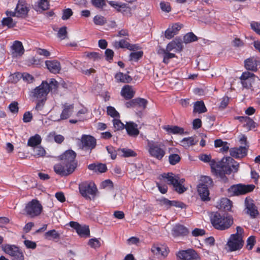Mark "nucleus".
<instances>
[{"label":"nucleus","mask_w":260,"mask_h":260,"mask_svg":"<svg viewBox=\"0 0 260 260\" xmlns=\"http://www.w3.org/2000/svg\"><path fill=\"white\" fill-rule=\"evenodd\" d=\"M76 153L72 150H68L60 156L61 162L54 166V172L61 176H68L72 174L77 167L76 159Z\"/></svg>","instance_id":"f257e3e1"},{"label":"nucleus","mask_w":260,"mask_h":260,"mask_svg":"<svg viewBox=\"0 0 260 260\" xmlns=\"http://www.w3.org/2000/svg\"><path fill=\"white\" fill-rule=\"evenodd\" d=\"M161 182L157 183V186L159 191L165 194L167 192L168 186L166 184H162L163 180L166 179L169 184L172 185L175 190L179 193H182L186 190L185 187L183 185L185 181L184 179H180L178 175H176L172 173H168L167 174L164 173L161 175Z\"/></svg>","instance_id":"f03ea898"},{"label":"nucleus","mask_w":260,"mask_h":260,"mask_svg":"<svg viewBox=\"0 0 260 260\" xmlns=\"http://www.w3.org/2000/svg\"><path fill=\"white\" fill-rule=\"evenodd\" d=\"M239 164L231 157H223L221 160L217 164L215 168L216 173L218 174L223 181L228 180L225 174H230L232 172L235 173L238 171Z\"/></svg>","instance_id":"7ed1b4c3"},{"label":"nucleus","mask_w":260,"mask_h":260,"mask_svg":"<svg viewBox=\"0 0 260 260\" xmlns=\"http://www.w3.org/2000/svg\"><path fill=\"white\" fill-rule=\"evenodd\" d=\"M244 230L241 226H237L236 233L231 234L226 244V249L228 252H233L240 250L244 243Z\"/></svg>","instance_id":"20e7f679"},{"label":"nucleus","mask_w":260,"mask_h":260,"mask_svg":"<svg viewBox=\"0 0 260 260\" xmlns=\"http://www.w3.org/2000/svg\"><path fill=\"white\" fill-rule=\"evenodd\" d=\"M212 225L217 230H225L233 224V219L230 215H222L216 212L211 217Z\"/></svg>","instance_id":"39448f33"},{"label":"nucleus","mask_w":260,"mask_h":260,"mask_svg":"<svg viewBox=\"0 0 260 260\" xmlns=\"http://www.w3.org/2000/svg\"><path fill=\"white\" fill-rule=\"evenodd\" d=\"M146 149L151 157L159 160L166 154V146L161 142L147 140Z\"/></svg>","instance_id":"423d86ee"},{"label":"nucleus","mask_w":260,"mask_h":260,"mask_svg":"<svg viewBox=\"0 0 260 260\" xmlns=\"http://www.w3.org/2000/svg\"><path fill=\"white\" fill-rule=\"evenodd\" d=\"M43 207L40 202L37 199H32L25 204L24 214L31 218L39 216L43 212Z\"/></svg>","instance_id":"0eeeda50"},{"label":"nucleus","mask_w":260,"mask_h":260,"mask_svg":"<svg viewBox=\"0 0 260 260\" xmlns=\"http://www.w3.org/2000/svg\"><path fill=\"white\" fill-rule=\"evenodd\" d=\"M79 190L81 196L88 200L93 199L98 191L95 184L91 181H85L80 183L79 185Z\"/></svg>","instance_id":"6e6552de"},{"label":"nucleus","mask_w":260,"mask_h":260,"mask_svg":"<svg viewBox=\"0 0 260 260\" xmlns=\"http://www.w3.org/2000/svg\"><path fill=\"white\" fill-rule=\"evenodd\" d=\"M50 91V85L46 81H43L42 84L36 87L31 91V96L38 101L45 102L46 96Z\"/></svg>","instance_id":"1a4fd4ad"},{"label":"nucleus","mask_w":260,"mask_h":260,"mask_svg":"<svg viewBox=\"0 0 260 260\" xmlns=\"http://www.w3.org/2000/svg\"><path fill=\"white\" fill-rule=\"evenodd\" d=\"M254 188L255 186L252 184L244 185L239 184L231 186L228 189V192L231 196H239L251 192Z\"/></svg>","instance_id":"9d476101"},{"label":"nucleus","mask_w":260,"mask_h":260,"mask_svg":"<svg viewBox=\"0 0 260 260\" xmlns=\"http://www.w3.org/2000/svg\"><path fill=\"white\" fill-rule=\"evenodd\" d=\"M62 112L59 117L56 115H51L52 120L54 121L59 122L61 120L67 119L72 114L74 111V105L73 104L65 103L61 104Z\"/></svg>","instance_id":"9b49d317"},{"label":"nucleus","mask_w":260,"mask_h":260,"mask_svg":"<svg viewBox=\"0 0 260 260\" xmlns=\"http://www.w3.org/2000/svg\"><path fill=\"white\" fill-rule=\"evenodd\" d=\"M3 251L12 257L13 260H24L22 251L14 245L6 244L3 246Z\"/></svg>","instance_id":"f8f14e48"},{"label":"nucleus","mask_w":260,"mask_h":260,"mask_svg":"<svg viewBox=\"0 0 260 260\" xmlns=\"http://www.w3.org/2000/svg\"><path fill=\"white\" fill-rule=\"evenodd\" d=\"M203 181L206 183H200L198 186V191L202 200L204 201H209L210 198L209 197L208 186L212 184V181L209 177H204Z\"/></svg>","instance_id":"ddd939ff"},{"label":"nucleus","mask_w":260,"mask_h":260,"mask_svg":"<svg viewBox=\"0 0 260 260\" xmlns=\"http://www.w3.org/2000/svg\"><path fill=\"white\" fill-rule=\"evenodd\" d=\"M70 225L74 229L78 235L81 237H87L90 236V231L88 226L86 225H81L78 222L71 221Z\"/></svg>","instance_id":"4468645a"},{"label":"nucleus","mask_w":260,"mask_h":260,"mask_svg":"<svg viewBox=\"0 0 260 260\" xmlns=\"http://www.w3.org/2000/svg\"><path fill=\"white\" fill-rule=\"evenodd\" d=\"M177 256L181 260L197 259L199 258L198 254L192 249L179 251Z\"/></svg>","instance_id":"2eb2a0df"},{"label":"nucleus","mask_w":260,"mask_h":260,"mask_svg":"<svg viewBox=\"0 0 260 260\" xmlns=\"http://www.w3.org/2000/svg\"><path fill=\"white\" fill-rule=\"evenodd\" d=\"M151 252L158 257H165L169 253L168 247L164 245L154 244L151 249Z\"/></svg>","instance_id":"dca6fc26"},{"label":"nucleus","mask_w":260,"mask_h":260,"mask_svg":"<svg viewBox=\"0 0 260 260\" xmlns=\"http://www.w3.org/2000/svg\"><path fill=\"white\" fill-rule=\"evenodd\" d=\"M255 76L250 72H244L241 76V83L243 86L246 88H250L252 87V83L254 80Z\"/></svg>","instance_id":"f3484780"},{"label":"nucleus","mask_w":260,"mask_h":260,"mask_svg":"<svg viewBox=\"0 0 260 260\" xmlns=\"http://www.w3.org/2000/svg\"><path fill=\"white\" fill-rule=\"evenodd\" d=\"M247 214H249L251 218H255L258 214L256 207L253 203V201L246 198L245 201Z\"/></svg>","instance_id":"a211bd4d"},{"label":"nucleus","mask_w":260,"mask_h":260,"mask_svg":"<svg viewBox=\"0 0 260 260\" xmlns=\"http://www.w3.org/2000/svg\"><path fill=\"white\" fill-rule=\"evenodd\" d=\"M183 48V45L181 40L177 38L170 42L166 46L167 51H174L175 52H181Z\"/></svg>","instance_id":"6ab92c4d"},{"label":"nucleus","mask_w":260,"mask_h":260,"mask_svg":"<svg viewBox=\"0 0 260 260\" xmlns=\"http://www.w3.org/2000/svg\"><path fill=\"white\" fill-rule=\"evenodd\" d=\"M81 143L83 148L91 150L96 146V140L91 136L84 135L82 137Z\"/></svg>","instance_id":"aec40b11"},{"label":"nucleus","mask_w":260,"mask_h":260,"mask_svg":"<svg viewBox=\"0 0 260 260\" xmlns=\"http://www.w3.org/2000/svg\"><path fill=\"white\" fill-rule=\"evenodd\" d=\"M15 11L17 12L18 17L25 16L29 11V8L25 1L19 0L15 8Z\"/></svg>","instance_id":"412c9836"},{"label":"nucleus","mask_w":260,"mask_h":260,"mask_svg":"<svg viewBox=\"0 0 260 260\" xmlns=\"http://www.w3.org/2000/svg\"><path fill=\"white\" fill-rule=\"evenodd\" d=\"M236 118L239 119L243 123V126L247 131H250L256 126V123L250 118L247 116H239Z\"/></svg>","instance_id":"4be33fe9"},{"label":"nucleus","mask_w":260,"mask_h":260,"mask_svg":"<svg viewBox=\"0 0 260 260\" xmlns=\"http://www.w3.org/2000/svg\"><path fill=\"white\" fill-rule=\"evenodd\" d=\"M157 53L163 58L162 62L167 64L170 59L176 57L175 53H171V51H167V48H160L157 51Z\"/></svg>","instance_id":"5701e85b"},{"label":"nucleus","mask_w":260,"mask_h":260,"mask_svg":"<svg viewBox=\"0 0 260 260\" xmlns=\"http://www.w3.org/2000/svg\"><path fill=\"white\" fill-rule=\"evenodd\" d=\"M11 52L14 57L22 55L24 53V48L21 42L15 41L11 46Z\"/></svg>","instance_id":"b1692460"},{"label":"nucleus","mask_w":260,"mask_h":260,"mask_svg":"<svg viewBox=\"0 0 260 260\" xmlns=\"http://www.w3.org/2000/svg\"><path fill=\"white\" fill-rule=\"evenodd\" d=\"M45 64L48 70L53 73H58L61 70V66L60 62L57 60H46Z\"/></svg>","instance_id":"393cba45"},{"label":"nucleus","mask_w":260,"mask_h":260,"mask_svg":"<svg viewBox=\"0 0 260 260\" xmlns=\"http://www.w3.org/2000/svg\"><path fill=\"white\" fill-rule=\"evenodd\" d=\"M125 129L127 134L131 137H137L139 134L138 125L133 122H127Z\"/></svg>","instance_id":"a878e982"},{"label":"nucleus","mask_w":260,"mask_h":260,"mask_svg":"<svg viewBox=\"0 0 260 260\" xmlns=\"http://www.w3.org/2000/svg\"><path fill=\"white\" fill-rule=\"evenodd\" d=\"M247 149L245 146L234 148L230 150V154L235 158L243 157L246 155Z\"/></svg>","instance_id":"bb28decb"},{"label":"nucleus","mask_w":260,"mask_h":260,"mask_svg":"<svg viewBox=\"0 0 260 260\" xmlns=\"http://www.w3.org/2000/svg\"><path fill=\"white\" fill-rule=\"evenodd\" d=\"M181 28V25L179 24L176 23L173 24L172 26L169 27L165 31V37L168 39H171L175 35H176L178 31Z\"/></svg>","instance_id":"cd10ccee"},{"label":"nucleus","mask_w":260,"mask_h":260,"mask_svg":"<svg viewBox=\"0 0 260 260\" xmlns=\"http://www.w3.org/2000/svg\"><path fill=\"white\" fill-rule=\"evenodd\" d=\"M187 229L183 225L177 224L175 225L172 230V234L174 237L184 236L188 233Z\"/></svg>","instance_id":"c85d7f7f"},{"label":"nucleus","mask_w":260,"mask_h":260,"mask_svg":"<svg viewBox=\"0 0 260 260\" xmlns=\"http://www.w3.org/2000/svg\"><path fill=\"white\" fill-rule=\"evenodd\" d=\"M113 46L116 48H127L129 50H135L137 49L136 45H131L124 40H121L119 41H115L113 43Z\"/></svg>","instance_id":"c756f323"},{"label":"nucleus","mask_w":260,"mask_h":260,"mask_svg":"<svg viewBox=\"0 0 260 260\" xmlns=\"http://www.w3.org/2000/svg\"><path fill=\"white\" fill-rule=\"evenodd\" d=\"M121 94L125 99H131L134 97L135 91L133 90V87L131 86L126 85L123 86L122 88Z\"/></svg>","instance_id":"7c9ffc66"},{"label":"nucleus","mask_w":260,"mask_h":260,"mask_svg":"<svg viewBox=\"0 0 260 260\" xmlns=\"http://www.w3.org/2000/svg\"><path fill=\"white\" fill-rule=\"evenodd\" d=\"M257 66V60L253 57L248 58L245 61V67L248 70L256 71Z\"/></svg>","instance_id":"2f4dec72"},{"label":"nucleus","mask_w":260,"mask_h":260,"mask_svg":"<svg viewBox=\"0 0 260 260\" xmlns=\"http://www.w3.org/2000/svg\"><path fill=\"white\" fill-rule=\"evenodd\" d=\"M109 4L111 6L116 9L118 12L125 11L127 9H129L128 7L125 3L110 1Z\"/></svg>","instance_id":"473e14b6"},{"label":"nucleus","mask_w":260,"mask_h":260,"mask_svg":"<svg viewBox=\"0 0 260 260\" xmlns=\"http://www.w3.org/2000/svg\"><path fill=\"white\" fill-rule=\"evenodd\" d=\"M218 206L219 207V208L225 211H229L232 208V202L228 198H222L220 200Z\"/></svg>","instance_id":"72a5a7b5"},{"label":"nucleus","mask_w":260,"mask_h":260,"mask_svg":"<svg viewBox=\"0 0 260 260\" xmlns=\"http://www.w3.org/2000/svg\"><path fill=\"white\" fill-rule=\"evenodd\" d=\"M41 141L42 139L41 136L38 134H36L29 138L27 142V145L28 146L35 147L40 145Z\"/></svg>","instance_id":"f704fd0d"},{"label":"nucleus","mask_w":260,"mask_h":260,"mask_svg":"<svg viewBox=\"0 0 260 260\" xmlns=\"http://www.w3.org/2000/svg\"><path fill=\"white\" fill-rule=\"evenodd\" d=\"M115 78L117 82L123 83H129L132 80L130 76L121 72L117 73L115 76Z\"/></svg>","instance_id":"c9c22d12"},{"label":"nucleus","mask_w":260,"mask_h":260,"mask_svg":"<svg viewBox=\"0 0 260 260\" xmlns=\"http://www.w3.org/2000/svg\"><path fill=\"white\" fill-rule=\"evenodd\" d=\"M135 100V108L137 110H143L146 107L147 101L143 98H136Z\"/></svg>","instance_id":"e433bc0d"},{"label":"nucleus","mask_w":260,"mask_h":260,"mask_svg":"<svg viewBox=\"0 0 260 260\" xmlns=\"http://www.w3.org/2000/svg\"><path fill=\"white\" fill-rule=\"evenodd\" d=\"M197 141L193 137L185 138L183 139L181 141V145L184 148H188L191 146L195 145Z\"/></svg>","instance_id":"4c0bfd02"},{"label":"nucleus","mask_w":260,"mask_h":260,"mask_svg":"<svg viewBox=\"0 0 260 260\" xmlns=\"http://www.w3.org/2000/svg\"><path fill=\"white\" fill-rule=\"evenodd\" d=\"M49 8V3L47 0H40L35 6L37 11H45Z\"/></svg>","instance_id":"58836bf2"},{"label":"nucleus","mask_w":260,"mask_h":260,"mask_svg":"<svg viewBox=\"0 0 260 260\" xmlns=\"http://www.w3.org/2000/svg\"><path fill=\"white\" fill-rule=\"evenodd\" d=\"M118 152L121 156L125 157L135 156L137 154L135 151L127 148L119 149Z\"/></svg>","instance_id":"ea45409f"},{"label":"nucleus","mask_w":260,"mask_h":260,"mask_svg":"<svg viewBox=\"0 0 260 260\" xmlns=\"http://www.w3.org/2000/svg\"><path fill=\"white\" fill-rule=\"evenodd\" d=\"M207 111L206 108L203 101L196 102L194 104L193 111L199 113L205 112Z\"/></svg>","instance_id":"a19ab883"},{"label":"nucleus","mask_w":260,"mask_h":260,"mask_svg":"<svg viewBox=\"0 0 260 260\" xmlns=\"http://www.w3.org/2000/svg\"><path fill=\"white\" fill-rule=\"evenodd\" d=\"M168 133H172L174 134H182L183 133V129L177 126H166L164 127Z\"/></svg>","instance_id":"79ce46f5"},{"label":"nucleus","mask_w":260,"mask_h":260,"mask_svg":"<svg viewBox=\"0 0 260 260\" xmlns=\"http://www.w3.org/2000/svg\"><path fill=\"white\" fill-rule=\"evenodd\" d=\"M197 40V37L193 32L187 33L183 37V42L185 44L196 41Z\"/></svg>","instance_id":"37998d69"},{"label":"nucleus","mask_w":260,"mask_h":260,"mask_svg":"<svg viewBox=\"0 0 260 260\" xmlns=\"http://www.w3.org/2000/svg\"><path fill=\"white\" fill-rule=\"evenodd\" d=\"M3 26H7L8 28H12L16 25V22L11 17L4 18L2 20Z\"/></svg>","instance_id":"c03bdc74"},{"label":"nucleus","mask_w":260,"mask_h":260,"mask_svg":"<svg viewBox=\"0 0 260 260\" xmlns=\"http://www.w3.org/2000/svg\"><path fill=\"white\" fill-rule=\"evenodd\" d=\"M45 238L49 240L56 239L59 238V234L55 230H52L45 233Z\"/></svg>","instance_id":"a18cd8bd"},{"label":"nucleus","mask_w":260,"mask_h":260,"mask_svg":"<svg viewBox=\"0 0 260 260\" xmlns=\"http://www.w3.org/2000/svg\"><path fill=\"white\" fill-rule=\"evenodd\" d=\"M46 154L45 149L41 146H37L34 148V155L35 156L39 157L44 156Z\"/></svg>","instance_id":"49530a36"},{"label":"nucleus","mask_w":260,"mask_h":260,"mask_svg":"<svg viewBox=\"0 0 260 260\" xmlns=\"http://www.w3.org/2000/svg\"><path fill=\"white\" fill-rule=\"evenodd\" d=\"M124 195L121 192L116 193L114 197L113 202L117 205H121L123 202Z\"/></svg>","instance_id":"de8ad7c7"},{"label":"nucleus","mask_w":260,"mask_h":260,"mask_svg":"<svg viewBox=\"0 0 260 260\" xmlns=\"http://www.w3.org/2000/svg\"><path fill=\"white\" fill-rule=\"evenodd\" d=\"M113 126L115 130L119 131L125 128V124L124 125L119 119L114 118L113 120Z\"/></svg>","instance_id":"09e8293b"},{"label":"nucleus","mask_w":260,"mask_h":260,"mask_svg":"<svg viewBox=\"0 0 260 260\" xmlns=\"http://www.w3.org/2000/svg\"><path fill=\"white\" fill-rule=\"evenodd\" d=\"M93 22L96 25H103L107 23V20L102 16L96 15L93 18Z\"/></svg>","instance_id":"8fccbe9b"},{"label":"nucleus","mask_w":260,"mask_h":260,"mask_svg":"<svg viewBox=\"0 0 260 260\" xmlns=\"http://www.w3.org/2000/svg\"><path fill=\"white\" fill-rule=\"evenodd\" d=\"M107 112L108 115L113 118H118L120 116L119 113L112 106L107 107Z\"/></svg>","instance_id":"3c124183"},{"label":"nucleus","mask_w":260,"mask_h":260,"mask_svg":"<svg viewBox=\"0 0 260 260\" xmlns=\"http://www.w3.org/2000/svg\"><path fill=\"white\" fill-rule=\"evenodd\" d=\"M143 54V52L141 51L136 52H132L129 55V60L131 61H137L142 57Z\"/></svg>","instance_id":"603ef678"},{"label":"nucleus","mask_w":260,"mask_h":260,"mask_svg":"<svg viewBox=\"0 0 260 260\" xmlns=\"http://www.w3.org/2000/svg\"><path fill=\"white\" fill-rule=\"evenodd\" d=\"M169 160L170 164L175 165L180 161V157L177 154H172L169 156Z\"/></svg>","instance_id":"864d4df0"},{"label":"nucleus","mask_w":260,"mask_h":260,"mask_svg":"<svg viewBox=\"0 0 260 260\" xmlns=\"http://www.w3.org/2000/svg\"><path fill=\"white\" fill-rule=\"evenodd\" d=\"M161 10L165 12L169 13L171 11V7L169 2H161L160 3Z\"/></svg>","instance_id":"5fc2aeb1"},{"label":"nucleus","mask_w":260,"mask_h":260,"mask_svg":"<svg viewBox=\"0 0 260 260\" xmlns=\"http://www.w3.org/2000/svg\"><path fill=\"white\" fill-rule=\"evenodd\" d=\"M57 36L61 40L65 39L67 37V27H61L58 31Z\"/></svg>","instance_id":"6e6d98bb"},{"label":"nucleus","mask_w":260,"mask_h":260,"mask_svg":"<svg viewBox=\"0 0 260 260\" xmlns=\"http://www.w3.org/2000/svg\"><path fill=\"white\" fill-rule=\"evenodd\" d=\"M89 245L93 248H99L101 246V243L99 239L96 238L91 239L88 242Z\"/></svg>","instance_id":"4d7b16f0"},{"label":"nucleus","mask_w":260,"mask_h":260,"mask_svg":"<svg viewBox=\"0 0 260 260\" xmlns=\"http://www.w3.org/2000/svg\"><path fill=\"white\" fill-rule=\"evenodd\" d=\"M255 238L253 236L249 237L247 240L246 247L248 250H251L255 243Z\"/></svg>","instance_id":"13d9d810"},{"label":"nucleus","mask_w":260,"mask_h":260,"mask_svg":"<svg viewBox=\"0 0 260 260\" xmlns=\"http://www.w3.org/2000/svg\"><path fill=\"white\" fill-rule=\"evenodd\" d=\"M106 149L109 154H110L111 158L112 159H115L117 156V152L115 148L112 146H108L106 147Z\"/></svg>","instance_id":"bf43d9fd"},{"label":"nucleus","mask_w":260,"mask_h":260,"mask_svg":"<svg viewBox=\"0 0 260 260\" xmlns=\"http://www.w3.org/2000/svg\"><path fill=\"white\" fill-rule=\"evenodd\" d=\"M91 4L97 8H102L106 5L104 0H91Z\"/></svg>","instance_id":"052dcab7"},{"label":"nucleus","mask_w":260,"mask_h":260,"mask_svg":"<svg viewBox=\"0 0 260 260\" xmlns=\"http://www.w3.org/2000/svg\"><path fill=\"white\" fill-rule=\"evenodd\" d=\"M73 14L72 11L71 9H67L63 12L62 19L63 20L68 19Z\"/></svg>","instance_id":"680f3d73"},{"label":"nucleus","mask_w":260,"mask_h":260,"mask_svg":"<svg viewBox=\"0 0 260 260\" xmlns=\"http://www.w3.org/2000/svg\"><path fill=\"white\" fill-rule=\"evenodd\" d=\"M107 170L106 165L103 164H99L96 165V169L95 172L104 173Z\"/></svg>","instance_id":"e2e57ef3"},{"label":"nucleus","mask_w":260,"mask_h":260,"mask_svg":"<svg viewBox=\"0 0 260 260\" xmlns=\"http://www.w3.org/2000/svg\"><path fill=\"white\" fill-rule=\"evenodd\" d=\"M9 109L10 111L13 113H16L18 111V103L17 102H13L9 105Z\"/></svg>","instance_id":"0e129e2a"},{"label":"nucleus","mask_w":260,"mask_h":260,"mask_svg":"<svg viewBox=\"0 0 260 260\" xmlns=\"http://www.w3.org/2000/svg\"><path fill=\"white\" fill-rule=\"evenodd\" d=\"M32 118V114L29 112H26L23 114V121L24 122L27 123L30 122Z\"/></svg>","instance_id":"69168bd1"},{"label":"nucleus","mask_w":260,"mask_h":260,"mask_svg":"<svg viewBox=\"0 0 260 260\" xmlns=\"http://www.w3.org/2000/svg\"><path fill=\"white\" fill-rule=\"evenodd\" d=\"M21 78H23L24 81H26L28 83L32 82L34 80L32 76L26 73L22 74Z\"/></svg>","instance_id":"338daca9"},{"label":"nucleus","mask_w":260,"mask_h":260,"mask_svg":"<svg viewBox=\"0 0 260 260\" xmlns=\"http://www.w3.org/2000/svg\"><path fill=\"white\" fill-rule=\"evenodd\" d=\"M252 29L257 34L260 35V23L254 22L251 24Z\"/></svg>","instance_id":"774afa93"}]
</instances>
